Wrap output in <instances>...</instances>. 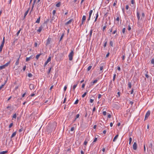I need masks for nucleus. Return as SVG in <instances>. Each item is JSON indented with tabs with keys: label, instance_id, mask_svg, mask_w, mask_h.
I'll list each match as a JSON object with an SVG mask.
<instances>
[{
	"label": "nucleus",
	"instance_id": "1",
	"mask_svg": "<svg viewBox=\"0 0 154 154\" xmlns=\"http://www.w3.org/2000/svg\"><path fill=\"white\" fill-rule=\"evenodd\" d=\"M74 54V52L73 50H71V52L68 55L69 60H72L73 59V56Z\"/></svg>",
	"mask_w": 154,
	"mask_h": 154
},
{
	"label": "nucleus",
	"instance_id": "2",
	"mask_svg": "<svg viewBox=\"0 0 154 154\" xmlns=\"http://www.w3.org/2000/svg\"><path fill=\"white\" fill-rule=\"evenodd\" d=\"M47 26L46 24L45 23H44L43 25H41L38 28V29L37 30V32H38V33H40L42 30L43 28V26Z\"/></svg>",
	"mask_w": 154,
	"mask_h": 154
},
{
	"label": "nucleus",
	"instance_id": "3",
	"mask_svg": "<svg viewBox=\"0 0 154 154\" xmlns=\"http://www.w3.org/2000/svg\"><path fill=\"white\" fill-rule=\"evenodd\" d=\"M4 43H5V38L4 37L3 38L2 42V43L1 44V45L0 46V52H1L2 50V48L4 46Z\"/></svg>",
	"mask_w": 154,
	"mask_h": 154
},
{
	"label": "nucleus",
	"instance_id": "4",
	"mask_svg": "<svg viewBox=\"0 0 154 154\" xmlns=\"http://www.w3.org/2000/svg\"><path fill=\"white\" fill-rule=\"evenodd\" d=\"M86 16L85 15H83V16L82 19V22L81 24H80V26H81L82 25L84 24L85 23V20H86Z\"/></svg>",
	"mask_w": 154,
	"mask_h": 154
},
{
	"label": "nucleus",
	"instance_id": "5",
	"mask_svg": "<svg viewBox=\"0 0 154 154\" xmlns=\"http://www.w3.org/2000/svg\"><path fill=\"white\" fill-rule=\"evenodd\" d=\"M150 115V112L149 111H148L145 116V119H146Z\"/></svg>",
	"mask_w": 154,
	"mask_h": 154
},
{
	"label": "nucleus",
	"instance_id": "6",
	"mask_svg": "<svg viewBox=\"0 0 154 154\" xmlns=\"http://www.w3.org/2000/svg\"><path fill=\"white\" fill-rule=\"evenodd\" d=\"M79 83V82H76L75 84L73 86L72 89L74 91H75V89L77 86V85H78Z\"/></svg>",
	"mask_w": 154,
	"mask_h": 154
},
{
	"label": "nucleus",
	"instance_id": "7",
	"mask_svg": "<svg viewBox=\"0 0 154 154\" xmlns=\"http://www.w3.org/2000/svg\"><path fill=\"white\" fill-rule=\"evenodd\" d=\"M29 88L30 90H32L35 88V86L33 84H30L29 85Z\"/></svg>",
	"mask_w": 154,
	"mask_h": 154
},
{
	"label": "nucleus",
	"instance_id": "8",
	"mask_svg": "<svg viewBox=\"0 0 154 154\" xmlns=\"http://www.w3.org/2000/svg\"><path fill=\"white\" fill-rule=\"evenodd\" d=\"M133 148L134 149L136 150L137 148V145L136 142H135L134 143L133 146Z\"/></svg>",
	"mask_w": 154,
	"mask_h": 154
},
{
	"label": "nucleus",
	"instance_id": "9",
	"mask_svg": "<svg viewBox=\"0 0 154 154\" xmlns=\"http://www.w3.org/2000/svg\"><path fill=\"white\" fill-rule=\"evenodd\" d=\"M33 58V55H32L29 57H26V61H28L30 60L31 59H32Z\"/></svg>",
	"mask_w": 154,
	"mask_h": 154
},
{
	"label": "nucleus",
	"instance_id": "10",
	"mask_svg": "<svg viewBox=\"0 0 154 154\" xmlns=\"http://www.w3.org/2000/svg\"><path fill=\"white\" fill-rule=\"evenodd\" d=\"M20 56L21 55H20L19 57L18 58V59H17V60H16V61L15 63V65H18L19 63V59L20 58Z\"/></svg>",
	"mask_w": 154,
	"mask_h": 154
},
{
	"label": "nucleus",
	"instance_id": "11",
	"mask_svg": "<svg viewBox=\"0 0 154 154\" xmlns=\"http://www.w3.org/2000/svg\"><path fill=\"white\" fill-rule=\"evenodd\" d=\"M30 8H29L28 9V10H27V11L24 14V18L26 17V16L27 15V14H28L29 11V10Z\"/></svg>",
	"mask_w": 154,
	"mask_h": 154
},
{
	"label": "nucleus",
	"instance_id": "12",
	"mask_svg": "<svg viewBox=\"0 0 154 154\" xmlns=\"http://www.w3.org/2000/svg\"><path fill=\"white\" fill-rule=\"evenodd\" d=\"M118 136H119L118 134H117V135H116L114 138L113 140V142L116 141V139H117Z\"/></svg>",
	"mask_w": 154,
	"mask_h": 154
},
{
	"label": "nucleus",
	"instance_id": "13",
	"mask_svg": "<svg viewBox=\"0 0 154 154\" xmlns=\"http://www.w3.org/2000/svg\"><path fill=\"white\" fill-rule=\"evenodd\" d=\"M72 20H73L72 19L70 20L69 21L66 23L65 24L67 25L70 23L72 21Z\"/></svg>",
	"mask_w": 154,
	"mask_h": 154
},
{
	"label": "nucleus",
	"instance_id": "14",
	"mask_svg": "<svg viewBox=\"0 0 154 154\" xmlns=\"http://www.w3.org/2000/svg\"><path fill=\"white\" fill-rule=\"evenodd\" d=\"M137 16L138 20H139L140 19V16L139 13L138 11L137 12Z\"/></svg>",
	"mask_w": 154,
	"mask_h": 154
},
{
	"label": "nucleus",
	"instance_id": "15",
	"mask_svg": "<svg viewBox=\"0 0 154 154\" xmlns=\"http://www.w3.org/2000/svg\"><path fill=\"white\" fill-rule=\"evenodd\" d=\"M40 16L35 21V23H40Z\"/></svg>",
	"mask_w": 154,
	"mask_h": 154
},
{
	"label": "nucleus",
	"instance_id": "16",
	"mask_svg": "<svg viewBox=\"0 0 154 154\" xmlns=\"http://www.w3.org/2000/svg\"><path fill=\"white\" fill-rule=\"evenodd\" d=\"M16 134V132H14L12 134L11 136V138H12L13 137H14V136H15Z\"/></svg>",
	"mask_w": 154,
	"mask_h": 154
},
{
	"label": "nucleus",
	"instance_id": "17",
	"mask_svg": "<svg viewBox=\"0 0 154 154\" xmlns=\"http://www.w3.org/2000/svg\"><path fill=\"white\" fill-rule=\"evenodd\" d=\"M42 55V54L41 53H40L38 54H37L36 55V57H35V58H36V59L37 60H38L39 57H40V55Z\"/></svg>",
	"mask_w": 154,
	"mask_h": 154
},
{
	"label": "nucleus",
	"instance_id": "18",
	"mask_svg": "<svg viewBox=\"0 0 154 154\" xmlns=\"http://www.w3.org/2000/svg\"><path fill=\"white\" fill-rule=\"evenodd\" d=\"M10 63V61H9L7 63H5V64L4 65V66L5 67H6L8 66V65Z\"/></svg>",
	"mask_w": 154,
	"mask_h": 154
},
{
	"label": "nucleus",
	"instance_id": "19",
	"mask_svg": "<svg viewBox=\"0 0 154 154\" xmlns=\"http://www.w3.org/2000/svg\"><path fill=\"white\" fill-rule=\"evenodd\" d=\"M149 147L152 148V141H151L150 144L149 145Z\"/></svg>",
	"mask_w": 154,
	"mask_h": 154
},
{
	"label": "nucleus",
	"instance_id": "20",
	"mask_svg": "<svg viewBox=\"0 0 154 154\" xmlns=\"http://www.w3.org/2000/svg\"><path fill=\"white\" fill-rule=\"evenodd\" d=\"M80 116V114H77L75 118V120H74V121H75L76 119L79 118Z\"/></svg>",
	"mask_w": 154,
	"mask_h": 154
},
{
	"label": "nucleus",
	"instance_id": "21",
	"mask_svg": "<svg viewBox=\"0 0 154 154\" xmlns=\"http://www.w3.org/2000/svg\"><path fill=\"white\" fill-rule=\"evenodd\" d=\"M148 71H147L146 72V73L145 75L147 79H148L149 78V76L148 75Z\"/></svg>",
	"mask_w": 154,
	"mask_h": 154
},
{
	"label": "nucleus",
	"instance_id": "22",
	"mask_svg": "<svg viewBox=\"0 0 154 154\" xmlns=\"http://www.w3.org/2000/svg\"><path fill=\"white\" fill-rule=\"evenodd\" d=\"M88 92V91L87 90L86 92H85L83 94H82V98H84L85 97V96L87 94V93Z\"/></svg>",
	"mask_w": 154,
	"mask_h": 154
},
{
	"label": "nucleus",
	"instance_id": "23",
	"mask_svg": "<svg viewBox=\"0 0 154 154\" xmlns=\"http://www.w3.org/2000/svg\"><path fill=\"white\" fill-rule=\"evenodd\" d=\"M50 39L49 40V38H48L47 40V42H46V45H49L50 43Z\"/></svg>",
	"mask_w": 154,
	"mask_h": 154
},
{
	"label": "nucleus",
	"instance_id": "24",
	"mask_svg": "<svg viewBox=\"0 0 154 154\" xmlns=\"http://www.w3.org/2000/svg\"><path fill=\"white\" fill-rule=\"evenodd\" d=\"M128 87L130 88H131V84L130 82H128Z\"/></svg>",
	"mask_w": 154,
	"mask_h": 154
},
{
	"label": "nucleus",
	"instance_id": "25",
	"mask_svg": "<svg viewBox=\"0 0 154 154\" xmlns=\"http://www.w3.org/2000/svg\"><path fill=\"white\" fill-rule=\"evenodd\" d=\"M92 32H93V30L92 29H91L90 30V32H89L90 38H91V36Z\"/></svg>",
	"mask_w": 154,
	"mask_h": 154
},
{
	"label": "nucleus",
	"instance_id": "26",
	"mask_svg": "<svg viewBox=\"0 0 154 154\" xmlns=\"http://www.w3.org/2000/svg\"><path fill=\"white\" fill-rule=\"evenodd\" d=\"M8 152L7 151H3L1 152H0V154H5L6 153H7Z\"/></svg>",
	"mask_w": 154,
	"mask_h": 154
},
{
	"label": "nucleus",
	"instance_id": "27",
	"mask_svg": "<svg viewBox=\"0 0 154 154\" xmlns=\"http://www.w3.org/2000/svg\"><path fill=\"white\" fill-rule=\"evenodd\" d=\"M98 17V12H97L96 14V16L95 20H94V22H95L96 21Z\"/></svg>",
	"mask_w": 154,
	"mask_h": 154
},
{
	"label": "nucleus",
	"instance_id": "28",
	"mask_svg": "<svg viewBox=\"0 0 154 154\" xmlns=\"http://www.w3.org/2000/svg\"><path fill=\"white\" fill-rule=\"evenodd\" d=\"M109 44L111 46L113 47V43L112 41H110L109 42Z\"/></svg>",
	"mask_w": 154,
	"mask_h": 154
},
{
	"label": "nucleus",
	"instance_id": "29",
	"mask_svg": "<svg viewBox=\"0 0 154 154\" xmlns=\"http://www.w3.org/2000/svg\"><path fill=\"white\" fill-rule=\"evenodd\" d=\"M51 56H49L47 60V61L48 62H50L51 61Z\"/></svg>",
	"mask_w": 154,
	"mask_h": 154
},
{
	"label": "nucleus",
	"instance_id": "30",
	"mask_svg": "<svg viewBox=\"0 0 154 154\" xmlns=\"http://www.w3.org/2000/svg\"><path fill=\"white\" fill-rule=\"evenodd\" d=\"M5 68V67L4 65L0 66V70Z\"/></svg>",
	"mask_w": 154,
	"mask_h": 154
},
{
	"label": "nucleus",
	"instance_id": "31",
	"mask_svg": "<svg viewBox=\"0 0 154 154\" xmlns=\"http://www.w3.org/2000/svg\"><path fill=\"white\" fill-rule=\"evenodd\" d=\"M132 140V139L131 138V137H130L129 138V143L130 145L131 144Z\"/></svg>",
	"mask_w": 154,
	"mask_h": 154
},
{
	"label": "nucleus",
	"instance_id": "32",
	"mask_svg": "<svg viewBox=\"0 0 154 154\" xmlns=\"http://www.w3.org/2000/svg\"><path fill=\"white\" fill-rule=\"evenodd\" d=\"M16 117H17V115H16V113H15L14 114V115H13V116H12V118H14L15 119H16Z\"/></svg>",
	"mask_w": 154,
	"mask_h": 154
},
{
	"label": "nucleus",
	"instance_id": "33",
	"mask_svg": "<svg viewBox=\"0 0 154 154\" xmlns=\"http://www.w3.org/2000/svg\"><path fill=\"white\" fill-rule=\"evenodd\" d=\"M56 13V11L55 10H53V12H52V14L54 16H55Z\"/></svg>",
	"mask_w": 154,
	"mask_h": 154
},
{
	"label": "nucleus",
	"instance_id": "34",
	"mask_svg": "<svg viewBox=\"0 0 154 154\" xmlns=\"http://www.w3.org/2000/svg\"><path fill=\"white\" fill-rule=\"evenodd\" d=\"M21 30V29H20L17 32V33L16 34V35L17 36H18L20 32V31Z\"/></svg>",
	"mask_w": 154,
	"mask_h": 154
},
{
	"label": "nucleus",
	"instance_id": "35",
	"mask_svg": "<svg viewBox=\"0 0 154 154\" xmlns=\"http://www.w3.org/2000/svg\"><path fill=\"white\" fill-rule=\"evenodd\" d=\"M60 2H58L56 5V6L57 7H60Z\"/></svg>",
	"mask_w": 154,
	"mask_h": 154
},
{
	"label": "nucleus",
	"instance_id": "36",
	"mask_svg": "<svg viewBox=\"0 0 154 154\" xmlns=\"http://www.w3.org/2000/svg\"><path fill=\"white\" fill-rule=\"evenodd\" d=\"M92 12H93V10H91L90 11V12H89V16H90V17L91 16V15L92 14Z\"/></svg>",
	"mask_w": 154,
	"mask_h": 154
},
{
	"label": "nucleus",
	"instance_id": "37",
	"mask_svg": "<svg viewBox=\"0 0 154 154\" xmlns=\"http://www.w3.org/2000/svg\"><path fill=\"white\" fill-rule=\"evenodd\" d=\"M92 67V66H89L88 67V68H87V71H89L91 69V68Z\"/></svg>",
	"mask_w": 154,
	"mask_h": 154
},
{
	"label": "nucleus",
	"instance_id": "38",
	"mask_svg": "<svg viewBox=\"0 0 154 154\" xmlns=\"http://www.w3.org/2000/svg\"><path fill=\"white\" fill-rule=\"evenodd\" d=\"M7 109H11V104L8 105L6 107Z\"/></svg>",
	"mask_w": 154,
	"mask_h": 154
},
{
	"label": "nucleus",
	"instance_id": "39",
	"mask_svg": "<svg viewBox=\"0 0 154 154\" xmlns=\"http://www.w3.org/2000/svg\"><path fill=\"white\" fill-rule=\"evenodd\" d=\"M97 80L96 79L94 80L92 82V85H93L95 83H97Z\"/></svg>",
	"mask_w": 154,
	"mask_h": 154
},
{
	"label": "nucleus",
	"instance_id": "40",
	"mask_svg": "<svg viewBox=\"0 0 154 154\" xmlns=\"http://www.w3.org/2000/svg\"><path fill=\"white\" fill-rule=\"evenodd\" d=\"M79 102V100L78 99H77L76 101H75L74 104H77Z\"/></svg>",
	"mask_w": 154,
	"mask_h": 154
},
{
	"label": "nucleus",
	"instance_id": "41",
	"mask_svg": "<svg viewBox=\"0 0 154 154\" xmlns=\"http://www.w3.org/2000/svg\"><path fill=\"white\" fill-rule=\"evenodd\" d=\"M125 28H123V29H122V32L123 33V34H124L125 33Z\"/></svg>",
	"mask_w": 154,
	"mask_h": 154
},
{
	"label": "nucleus",
	"instance_id": "42",
	"mask_svg": "<svg viewBox=\"0 0 154 154\" xmlns=\"http://www.w3.org/2000/svg\"><path fill=\"white\" fill-rule=\"evenodd\" d=\"M116 74H114L113 75V81H114L115 80V78L116 77Z\"/></svg>",
	"mask_w": 154,
	"mask_h": 154
},
{
	"label": "nucleus",
	"instance_id": "43",
	"mask_svg": "<svg viewBox=\"0 0 154 154\" xmlns=\"http://www.w3.org/2000/svg\"><path fill=\"white\" fill-rule=\"evenodd\" d=\"M63 36H64V34H62L60 37V41L63 38Z\"/></svg>",
	"mask_w": 154,
	"mask_h": 154
},
{
	"label": "nucleus",
	"instance_id": "44",
	"mask_svg": "<svg viewBox=\"0 0 154 154\" xmlns=\"http://www.w3.org/2000/svg\"><path fill=\"white\" fill-rule=\"evenodd\" d=\"M32 76V74L31 73H29L28 74V76L29 77H31Z\"/></svg>",
	"mask_w": 154,
	"mask_h": 154
},
{
	"label": "nucleus",
	"instance_id": "45",
	"mask_svg": "<svg viewBox=\"0 0 154 154\" xmlns=\"http://www.w3.org/2000/svg\"><path fill=\"white\" fill-rule=\"evenodd\" d=\"M23 128H22L19 130V132H20L23 131Z\"/></svg>",
	"mask_w": 154,
	"mask_h": 154
},
{
	"label": "nucleus",
	"instance_id": "46",
	"mask_svg": "<svg viewBox=\"0 0 154 154\" xmlns=\"http://www.w3.org/2000/svg\"><path fill=\"white\" fill-rule=\"evenodd\" d=\"M107 112L106 111H103V114L104 116L106 115Z\"/></svg>",
	"mask_w": 154,
	"mask_h": 154
},
{
	"label": "nucleus",
	"instance_id": "47",
	"mask_svg": "<svg viewBox=\"0 0 154 154\" xmlns=\"http://www.w3.org/2000/svg\"><path fill=\"white\" fill-rule=\"evenodd\" d=\"M151 63L152 64H153L154 65V60L153 59H152L151 60Z\"/></svg>",
	"mask_w": 154,
	"mask_h": 154
},
{
	"label": "nucleus",
	"instance_id": "48",
	"mask_svg": "<svg viewBox=\"0 0 154 154\" xmlns=\"http://www.w3.org/2000/svg\"><path fill=\"white\" fill-rule=\"evenodd\" d=\"M13 125V123H11L10 125H9V128H10Z\"/></svg>",
	"mask_w": 154,
	"mask_h": 154
},
{
	"label": "nucleus",
	"instance_id": "49",
	"mask_svg": "<svg viewBox=\"0 0 154 154\" xmlns=\"http://www.w3.org/2000/svg\"><path fill=\"white\" fill-rule=\"evenodd\" d=\"M5 85V84H3L1 85L0 86V90L4 87Z\"/></svg>",
	"mask_w": 154,
	"mask_h": 154
},
{
	"label": "nucleus",
	"instance_id": "50",
	"mask_svg": "<svg viewBox=\"0 0 154 154\" xmlns=\"http://www.w3.org/2000/svg\"><path fill=\"white\" fill-rule=\"evenodd\" d=\"M117 1H115L114 2V3H113V6H115L116 5V3H117Z\"/></svg>",
	"mask_w": 154,
	"mask_h": 154
},
{
	"label": "nucleus",
	"instance_id": "51",
	"mask_svg": "<svg viewBox=\"0 0 154 154\" xmlns=\"http://www.w3.org/2000/svg\"><path fill=\"white\" fill-rule=\"evenodd\" d=\"M103 69V66H100V71H102Z\"/></svg>",
	"mask_w": 154,
	"mask_h": 154
},
{
	"label": "nucleus",
	"instance_id": "52",
	"mask_svg": "<svg viewBox=\"0 0 154 154\" xmlns=\"http://www.w3.org/2000/svg\"><path fill=\"white\" fill-rule=\"evenodd\" d=\"M51 67H50L49 69V70L48 71V74L49 73H50V71H51Z\"/></svg>",
	"mask_w": 154,
	"mask_h": 154
},
{
	"label": "nucleus",
	"instance_id": "53",
	"mask_svg": "<svg viewBox=\"0 0 154 154\" xmlns=\"http://www.w3.org/2000/svg\"><path fill=\"white\" fill-rule=\"evenodd\" d=\"M131 2L132 4H134L135 3L134 0H131Z\"/></svg>",
	"mask_w": 154,
	"mask_h": 154
},
{
	"label": "nucleus",
	"instance_id": "54",
	"mask_svg": "<svg viewBox=\"0 0 154 154\" xmlns=\"http://www.w3.org/2000/svg\"><path fill=\"white\" fill-rule=\"evenodd\" d=\"M97 140V138L96 137H95L94 139L93 142H96Z\"/></svg>",
	"mask_w": 154,
	"mask_h": 154
},
{
	"label": "nucleus",
	"instance_id": "55",
	"mask_svg": "<svg viewBox=\"0 0 154 154\" xmlns=\"http://www.w3.org/2000/svg\"><path fill=\"white\" fill-rule=\"evenodd\" d=\"M106 25L104 26L103 27V30L104 31V30L106 29Z\"/></svg>",
	"mask_w": 154,
	"mask_h": 154
},
{
	"label": "nucleus",
	"instance_id": "56",
	"mask_svg": "<svg viewBox=\"0 0 154 154\" xmlns=\"http://www.w3.org/2000/svg\"><path fill=\"white\" fill-rule=\"evenodd\" d=\"M102 95L101 94H99L98 95V98L99 99L101 97Z\"/></svg>",
	"mask_w": 154,
	"mask_h": 154
},
{
	"label": "nucleus",
	"instance_id": "57",
	"mask_svg": "<svg viewBox=\"0 0 154 154\" xmlns=\"http://www.w3.org/2000/svg\"><path fill=\"white\" fill-rule=\"evenodd\" d=\"M117 32V29H116L115 31H114L112 33V34H114L116 33Z\"/></svg>",
	"mask_w": 154,
	"mask_h": 154
},
{
	"label": "nucleus",
	"instance_id": "58",
	"mask_svg": "<svg viewBox=\"0 0 154 154\" xmlns=\"http://www.w3.org/2000/svg\"><path fill=\"white\" fill-rule=\"evenodd\" d=\"M55 17H56L55 16H54L53 15V16L52 17V19H51V20H54L55 19Z\"/></svg>",
	"mask_w": 154,
	"mask_h": 154
},
{
	"label": "nucleus",
	"instance_id": "59",
	"mask_svg": "<svg viewBox=\"0 0 154 154\" xmlns=\"http://www.w3.org/2000/svg\"><path fill=\"white\" fill-rule=\"evenodd\" d=\"M74 130V127H72L70 130L71 131H73Z\"/></svg>",
	"mask_w": 154,
	"mask_h": 154
},
{
	"label": "nucleus",
	"instance_id": "60",
	"mask_svg": "<svg viewBox=\"0 0 154 154\" xmlns=\"http://www.w3.org/2000/svg\"><path fill=\"white\" fill-rule=\"evenodd\" d=\"M94 101V99H91L90 100V102L91 103H92Z\"/></svg>",
	"mask_w": 154,
	"mask_h": 154
},
{
	"label": "nucleus",
	"instance_id": "61",
	"mask_svg": "<svg viewBox=\"0 0 154 154\" xmlns=\"http://www.w3.org/2000/svg\"><path fill=\"white\" fill-rule=\"evenodd\" d=\"M87 142L85 140V141L84 142V144L85 145H86L87 144Z\"/></svg>",
	"mask_w": 154,
	"mask_h": 154
},
{
	"label": "nucleus",
	"instance_id": "62",
	"mask_svg": "<svg viewBox=\"0 0 154 154\" xmlns=\"http://www.w3.org/2000/svg\"><path fill=\"white\" fill-rule=\"evenodd\" d=\"M67 88V87L66 86H65L64 87V91H65Z\"/></svg>",
	"mask_w": 154,
	"mask_h": 154
},
{
	"label": "nucleus",
	"instance_id": "63",
	"mask_svg": "<svg viewBox=\"0 0 154 154\" xmlns=\"http://www.w3.org/2000/svg\"><path fill=\"white\" fill-rule=\"evenodd\" d=\"M117 69L119 71H120L121 70V68L120 67V66H118V67H117Z\"/></svg>",
	"mask_w": 154,
	"mask_h": 154
},
{
	"label": "nucleus",
	"instance_id": "64",
	"mask_svg": "<svg viewBox=\"0 0 154 154\" xmlns=\"http://www.w3.org/2000/svg\"><path fill=\"white\" fill-rule=\"evenodd\" d=\"M85 86V84L83 83L82 84V87L83 88H84Z\"/></svg>",
	"mask_w": 154,
	"mask_h": 154
}]
</instances>
